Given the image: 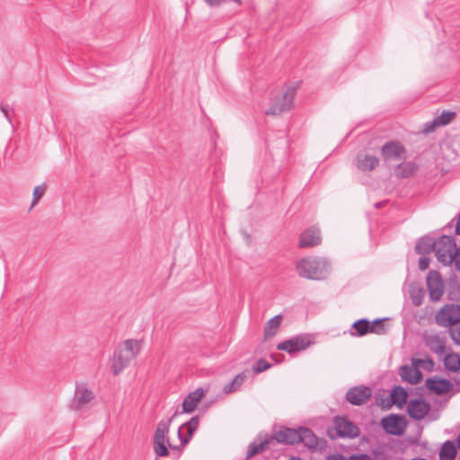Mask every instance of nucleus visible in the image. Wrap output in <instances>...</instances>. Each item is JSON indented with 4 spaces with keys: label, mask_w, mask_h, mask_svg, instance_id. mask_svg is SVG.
Instances as JSON below:
<instances>
[{
    "label": "nucleus",
    "mask_w": 460,
    "mask_h": 460,
    "mask_svg": "<svg viewBox=\"0 0 460 460\" xmlns=\"http://www.w3.org/2000/svg\"><path fill=\"white\" fill-rule=\"evenodd\" d=\"M349 460H372L371 457L367 454L352 455Z\"/></svg>",
    "instance_id": "nucleus-41"
},
{
    "label": "nucleus",
    "mask_w": 460,
    "mask_h": 460,
    "mask_svg": "<svg viewBox=\"0 0 460 460\" xmlns=\"http://www.w3.org/2000/svg\"><path fill=\"white\" fill-rule=\"evenodd\" d=\"M456 456V447L453 441L447 440L439 452V460H454Z\"/></svg>",
    "instance_id": "nucleus-28"
},
{
    "label": "nucleus",
    "mask_w": 460,
    "mask_h": 460,
    "mask_svg": "<svg viewBox=\"0 0 460 460\" xmlns=\"http://www.w3.org/2000/svg\"><path fill=\"white\" fill-rule=\"evenodd\" d=\"M444 366L449 371L460 372V355L454 352L446 355Z\"/></svg>",
    "instance_id": "nucleus-30"
},
{
    "label": "nucleus",
    "mask_w": 460,
    "mask_h": 460,
    "mask_svg": "<svg viewBox=\"0 0 460 460\" xmlns=\"http://www.w3.org/2000/svg\"><path fill=\"white\" fill-rule=\"evenodd\" d=\"M429 266V259L428 257H420L419 259V269L420 270H426Z\"/></svg>",
    "instance_id": "nucleus-39"
},
{
    "label": "nucleus",
    "mask_w": 460,
    "mask_h": 460,
    "mask_svg": "<svg viewBox=\"0 0 460 460\" xmlns=\"http://www.w3.org/2000/svg\"><path fill=\"white\" fill-rule=\"evenodd\" d=\"M445 349V346L443 344H439L438 348L435 349L436 352L443 351Z\"/></svg>",
    "instance_id": "nucleus-45"
},
{
    "label": "nucleus",
    "mask_w": 460,
    "mask_h": 460,
    "mask_svg": "<svg viewBox=\"0 0 460 460\" xmlns=\"http://www.w3.org/2000/svg\"><path fill=\"white\" fill-rule=\"evenodd\" d=\"M436 323L442 327H450L460 322V305L447 304L436 314Z\"/></svg>",
    "instance_id": "nucleus-6"
},
{
    "label": "nucleus",
    "mask_w": 460,
    "mask_h": 460,
    "mask_svg": "<svg viewBox=\"0 0 460 460\" xmlns=\"http://www.w3.org/2000/svg\"><path fill=\"white\" fill-rule=\"evenodd\" d=\"M205 392L201 387H199L193 392H190L182 402V412H192L196 409L198 403L200 402Z\"/></svg>",
    "instance_id": "nucleus-20"
},
{
    "label": "nucleus",
    "mask_w": 460,
    "mask_h": 460,
    "mask_svg": "<svg viewBox=\"0 0 460 460\" xmlns=\"http://www.w3.org/2000/svg\"><path fill=\"white\" fill-rule=\"evenodd\" d=\"M177 414L176 411L171 418L160 420L156 426L154 436V452L158 457L168 456L170 455L168 447L176 448L170 443L168 434L171 423Z\"/></svg>",
    "instance_id": "nucleus-2"
},
{
    "label": "nucleus",
    "mask_w": 460,
    "mask_h": 460,
    "mask_svg": "<svg viewBox=\"0 0 460 460\" xmlns=\"http://www.w3.org/2000/svg\"><path fill=\"white\" fill-rule=\"evenodd\" d=\"M93 397V392L84 384H77L70 406L75 411L84 409Z\"/></svg>",
    "instance_id": "nucleus-9"
},
{
    "label": "nucleus",
    "mask_w": 460,
    "mask_h": 460,
    "mask_svg": "<svg viewBox=\"0 0 460 460\" xmlns=\"http://www.w3.org/2000/svg\"><path fill=\"white\" fill-rule=\"evenodd\" d=\"M131 360L132 358L124 354L120 347H117L111 359V369L112 373L115 376L119 375L129 365Z\"/></svg>",
    "instance_id": "nucleus-14"
},
{
    "label": "nucleus",
    "mask_w": 460,
    "mask_h": 460,
    "mask_svg": "<svg viewBox=\"0 0 460 460\" xmlns=\"http://www.w3.org/2000/svg\"><path fill=\"white\" fill-rule=\"evenodd\" d=\"M372 395V390L366 385L351 387L346 393L347 401L353 405L364 404Z\"/></svg>",
    "instance_id": "nucleus-12"
},
{
    "label": "nucleus",
    "mask_w": 460,
    "mask_h": 460,
    "mask_svg": "<svg viewBox=\"0 0 460 460\" xmlns=\"http://www.w3.org/2000/svg\"><path fill=\"white\" fill-rule=\"evenodd\" d=\"M453 340L456 341V343H460V327L454 331L452 333Z\"/></svg>",
    "instance_id": "nucleus-42"
},
{
    "label": "nucleus",
    "mask_w": 460,
    "mask_h": 460,
    "mask_svg": "<svg viewBox=\"0 0 460 460\" xmlns=\"http://www.w3.org/2000/svg\"><path fill=\"white\" fill-rule=\"evenodd\" d=\"M437 127H440V126L437 125V121L434 119L432 121L427 122L425 124L424 132H426V133L432 132Z\"/></svg>",
    "instance_id": "nucleus-40"
},
{
    "label": "nucleus",
    "mask_w": 460,
    "mask_h": 460,
    "mask_svg": "<svg viewBox=\"0 0 460 460\" xmlns=\"http://www.w3.org/2000/svg\"><path fill=\"white\" fill-rule=\"evenodd\" d=\"M296 270L300 277L309 279H323L331 270V264L325 258L308 257L296 263Z\"/></svg>",
    "instance_id": "nucleus-1"
},
{
    "label": "nucleus",
    "mask_w": 460,
    "mask_h": 460,
    "mask_svg": "<svg viewBox=\"0 0 460 460\" xmlns=\"http://www.w3.org/2000/svg\"><path fill=\"white\" fill-rule=\"evenodd\" d=\"M45 191H46V185H44V184L38 185L34 188L33 193H32L33 198H32L31 207L35 206L39 202V200L44 195Z\"/></svg>",
    "instance_id": "nucleus-35"
},
{
    "label": "nucleus",
    "mask_w": 460,
    "mask_h": 460,
    "mask_svg": "<svg viewBox=\"0 0 460 460\" xmlns=\"http://www.w3.org/2000/svg\"><path fill=\"white\" fill-rule=\"evenodd\" d=\"M273 440H276L279 443L285 444H299V429H294L289 428H281L279 431L275 432L272 437Z\"/></svg>",
    "instance_id": "nucleus-17"
},
{
    "label": "nucleus",
    "mask_w": 460,
    "mask_h": 460,
    "mask_svg": "<svg viewBox=\"0 0 460 460\" xmlns=\"http://www.w3.org/2000/svg\"><path fill=\"white\" fill-rule=\"evenodd\" d=\"M456 247L452 236L442 235L437 240L435 254L439 262L445 266L452 265V253Z\"/></svg>",
    "instance_id": "nucleus-4"
},
{
    "label": "nucleus",
    "mask_w": 460,
    "mask_h": 460,
    "mask_svg": "<svg viewBox=\"0 0 460 460\" xmlns=\"http://www.w3.org/2000/svg\"><path fill=\"white\" fill-rule=\"evenodd\" d=\"M321 241L320 230L316 227H311L300 234L299 246L302 248L313 247L318 245Z\"/></svg>",
    "instance_id": "nucleus-18"
},
{
    "label": "nucleus",
    "mask_w": 460,
    "mask_h": 460,
    "mask_svg": "<svg viewBox=\"0 0 460 460\" xmlns=\"http://www.w3.org/2000/svg\"><path fill=\"white\" fill-rule=\"evenodd\" d=\"M270 366L271 365L268 361H266L263 358H261L257 361V363L253 367V371L255 373L259 374V373H261V372L269 369L270 367Z\"/></svg>",
    "instance_id": "nucleus-36"
},
{
    "label": "nucleus",
    "mask_w": 460,
    "mask_h": 460,
    "mask_svg": "<svg viewBox=\"0 0 460 460\" xmlns=\"http://www.w3.org/2000/svg\"><path fill=\"white\" fill-rule=\"evenodd\" d=\"M312 344L313 341L310 335L300 334L279 343L277 349L293 354L306 349Z\"/></svg>",
    "instance_id": "nucleus-7"
},
{
    "label": "nucleus",
    "mask_w": 460,
    "mask_h": 460,
    "mask_svg": "<svg viewBox=\"0 0 460 460\" xmlns=\"http://www.w3.org/2000/svg\"><path fill=\"white\" fill-rule=\"evenodd\" d=\"M368 332L376 334H385V328L383 324V319H376L372 323L362 318L353 323L350 330L352 336H363Z\"/></svg>",
    "instance_id": "nucleus-5"
},
{
    "label": "nucleus",
    "mask_w": 460,
    "mask_h": 460,
    "mask_svg": "<svg viewBox=\"0 0 460 460\" xmlns=\"http://www.w3.org/2000/svg\"><path fill=\"white\" fill-rule=\"evenodd\" d=\"M1 111L4 113V117L8 119L9 122L12 120V115L13 113V109L9 105H2Z\"/></svg>",
    "instance_id": "nucleus-38"
},
{
    "label": "nucleus",
    "mask_w": 460,
    "mask_h": 460,
    "mask_svg": "<svg viewBox=\"0 0 460 460\" xmlns=\"http://www.w3.org/2000/svg\"><path fill=\"white\" fill-rule=\"evenodd\" d=\"M157 460V459H156Z\"/></svg>",
    "instance_id": "nucleus-48"
},
{
    "label": "nucleus",
    "mask_w": 460,
    "mask_h": 460,
    "mask_svg": "<svg viewBox=\"0 0 460 460\" xmlns=\"http://www.w3.org/2000/svg\"><path fill=\"white\" fill-rule=\"evenodd\" d=\"M376 207L379 208L380 207V203H376Z\"/></svg>",
    "instance_id": "nucleus-47"
},
{
    "label": "nucleus",
    "mask_w": 460,
    "mask_h": 460,
    "mask_svg": "<svg viewBox=\"0 0 460 460\" xmlns=\"http://www.w3.org/2000/svg\"><path fill=\"white\" fill-rule=\"evenodd\" d=\"M382 427L384 430L391 435H402L406 429V422L403 417L391 414L382 419Z\"/></svg>",
    "instance_id": "nucleus-10"
},
{
    "label": "nucleus",
    "mask_w": 460,
    "mask_h": 460,
    "mask_svg": "<svg viewBox=\"0 0 460 460\" xmlns=\"http://www.w3.org/2000/svg\"><path fill=\"white\" fill-rule=\"evenodd\" d=\"M405 152L404 146L395 141H389L385 143L381 150L382 155L385 160L402 159L403 158Z\"/></svg>",
    "instance_id": "nucleus-15"
},
{
    "label": "nucleus",
    "mask_w": 460,
    "mask_h": 460,
    "mask_svg": "<svg viewBox=\"0 0 460 460\" xmlns=\"http://www.w3.org/2000/svg\"><path fill=\"white\" fill-rule=\"evenodd\" d=\"M119 347L124 351V354L128 355L133 359L139 353L141 344L139 341L129 339L126 340Z\"/></svg>",
    "instance_id": "nucleus-26"
},
{
    "label": "nucleus",
    "mask_w": 460,
    "mask_h": 460,
    "mask_svg": "<svg viewBox=\"0 0 460 460\" xmlns=\"http://www.w3.org/2000/svg\"><path fill=\"white\" fill-rule=\"evenodd\" d=\"M296 88L289 86L278 93L270 102L266 111L267 115H279L284 111H289L293 106Z\"/></svg>",
    "instance_id": "nucleus-3"
},
{
    "label": "nucleus",
    "mask_w": 460,
    "mask_h": 460,
    "mask_svg": "<svg viewBox=\"0 0 460 460\" xmlns=\"http://www.w3.org/2000/svg\"><path fill=\"white\" fill-rule=\"evenodd\" d=\"M199 425V419L198 416L192 417L189 421L185 422L182 427L186 429L187 435L184 437V439H181V445H186L190 440L191 437L198 429Z\"/></svg>",
    "instance_id": "nucleus-29"
},
{
    "label": "nucleus",
    "mask_w": 460,
    "mask_h": 460,
    "mask_svg": "<svg viewBox=\"0 0 460 460\" xmlns=\"http://www.w3.org/2000/svg\"><path fill=\"white\" fill-rule=\"evenodd\" d=\"M417 166L411 162L400 164L395 168V174L400 178H408L415 172Z\"/></svg>",
    "instance_id": "nucleus-31"
},
{
    "label": "nucleus",
    "mask_w": 460,
    "mask_h": 460,
    "mask_svg": "<svg viewBox=\"0 0 460 460\" xmlns=\"http://www.w3.org/2000/svg\"><path fill=\"white\" fill-rule=\"evenodd\" d=\"M427 288L429 299L438 302L444 295V282L441 275L437 270H430L427 276Z\"/></svg>",
    "instance_id": "nucleus-8"
},
{
    "label": "nucleus",
    "mask_w": 460,
    "mask_h": 460,
    "mask_svg": "<svg viewBox=\"0 0 460 460\" xmlns=\"http://www.w3.org/2000/svg\"><path fill=\"white\" fill-rule=\"evenodd\" d=\"M400 375L402 378L411 385L418 384L421 378V372L412 366L404 365L401 367Z\"/></svg>",
    "instance_id": "nucleus-22"
},
{
    "label": "nucleus",
    "mask_w": 460,
    "mask_h": 460,
    "mask_svg": "<svg viewBox=\"0 0 460 460\" xmlns=\"http://www.w3.org/2000/svg\"><path fill=\"white\" fill-rule=\"evenodd\" d=\"M379 164V159L372 155L359 154L357 155L355 164L362 172H371Z\"/></svg>",
    "instance_id": "nucleus-21"
},
{
    "label": "nucleus",
    "mask_w": 460,
    "mask_h": 460,
    "mask_svg": "<svg viewBox=\"0 0 460 460\" xmlns=\"http://www.w3.org/2000/svg\"><path fill=\"white\" fill-rule=\"evenodd\" d=\"M456 234L460 235V215L457 217V222L456 226Z\"/></svg>",
    "instance_id": "nucleus-43"
},
{
    "label": "nucleus",
    "mask_w": 460,
    "mask_h": 460,
    "mask_svg": "<svg viewBox=\"0 0 460 460\" xmlns=\"http://www.w3.org/2000/svg\"><path fill=\"white\" fill-rule=\"evenodd\" d=\"M334 429L339 438H353L359 434L358 428L346 417H336Z\"/></svg>",
    "instance_id": "nucleus-11"
},
{
    "label": "nucleus",
    "mask_w": 460,
    "mask_h": 460,
    "mask_svg": "<svg viewBox=\"0 0 460 460\" xmlns=\"http://www.w3.org/2000/svg\"><path fill=\"white\" fill-rule=\"evenodd\" d=\"M437 241H433L430 237L420 238L416 245L415 251L419 254H429L431 251H435Z\"/></svg>",
    "instance_id": "nucleus-25"
},
{
    "label": "nucleus",
    "mask_w": 460,
    "mask_h": 460,
    "mask_svg": "<svg viewBox=\"0 0 460 460\" xmlns=\"http://www.w3.org/2000/svg\"><path fill=\"white\" fill-rule=\"evenodd\" d=\"M183 429V427H182V426H181V427L179 428V429H178V438H179V439H180V441H181V439H184V437H183V436H182V434H181V429Z\"/></svg>",
    "instance_id": "nucleus-44"
},
{
    "label": "nucleus",
    "mask_w": 460,
    "mask_h": 460,
    "mask_svg": "<svg viewBox=\"0 0 460 460\" xmlns=\"http://www.w3.org/2000/svg\"><path fill=\"white\" fill-rule=\"evenodd\" d=\"M427 388L438 395H442L453 389V384L444 378H428L426 380Z\"/></svg>",
    "instance_id": "nucleus-19"
},
{
    "label": "nucleus",
    "mask_w": 460,
    "mask_h": 460,
    "mask_svg": "<svg viewBox=\"0 0 460 460\" xmlns=\"http://www.w3.org/2000/svg\"><path fill=\"white\" fill-rule=\"evenodd\" d=\"M408 397L407 391L402 386H396L394 388L391 394V400L394 404H396L400 407L402 406L406 402Z\"/></svg>",
    "instance_id": "nucleus-32"
},
{
    "label": "nucleus",
    "mask_w": 460,
    "mask_h": 460,
    "mask_svg": "<svg viewBox=\"0 0 460 460\" xmlns=\"http://www.w3.org/2000/svg\"><path fill=\"white\" fill-rule=\"evenodd\" d=\"M246 378H247L246 372H242V373L236 375L231 382H229L228 384H226L224 386V388H223L224 393L226 394H232V393L237 391L242 386V385L244 383Z\"/></svg>",
    "instance_id": "nucleus-27"
},
{
    "label": "nucleus",
    "mask_w": 460,
    "mask_h": 460,
    "mask_svg": "<svg viewBox=\"0 0 460 460\" xmlns=\"http://www.w3.org/2000/svg\"><path fill=\"white\" fill-rule=\"evenodd\" d=\"M452 264H454L455 268L460 271V247H456L454 252L452 253Z\"/></svg>",
    "instance_id": "nucleus-37"
},
{
    "label": "nucleus",
    "mask_w": 460,
    "mask_h": 460,
    "mask_svg": "<svg viewBox=\"0 0 460 460\" xmlns=\"http://www.w3.org/2000/svg\"><path fill=\"white\" fill-rule=\"evenodd\" d=\"M281 314H277L266 323L264 327L265 339L272 338L278 333L281 324Z\"/></svg>",
    "instance_id": "nucleus-24"
},
{
    "label": "nucleus",
    "mask_w": 460,
    "mask_h": 460,
    "mask_svg": "<svg viewBox=\"0 0 460 460\" xmlns=\"http://www.w3.org/2000/svg\"><path fill=\"white\" fill-rule=\"evenodd\" d=\"M430 410L429 403L422 398L411 399L407 405L409 416L415 420H421Z\"/></svg>",
    "instance_id": "nucleus-13"
},
{
    "label": "nucleus",
    "mask_w": 460,
    "mask_h": 460,
    "mask_svg": "<svg viewBox=\"0 0 460 460\" xmlns=\"http://www.w3.org/2000/svg\"><path fill=\"white\" fill-rule=\"evenodd\" d=\"M329 460H344V458H342L341 456H332Z\"/></svg>",
    "instance_id": "nucleus-46"
},
{
    "label": "nucleus",
    "mask_w": 460,
    "mask_h": 460,
    "mask_svg": "<svg viewBox=\"0 0 460 460\" xmlns=\"http://www.w3.org/2000/svg\"><path fill=\"white\" fill-rule=\"evenodd\" d=\"M299 443L304 444L310 449H314L318 447V438L314 433L308 428H299Z\"/></svg>",
    "instance_id": "nucleus-23"
},
{
    "label": "nucleus",
    "mask_w": 460,
    "mask_h": 460,
    "mask_svg": "<svg viewBox=\"0 0 460 460\" xmlns=\"http://www.w3.org/2000/svg\"><path fill=\"white\" fill-rule=\"evenodd\" d=\"M410 296L412 304L416 306H419L423 302L424 291L422 288H413L410 292Z\"/></svg>",
    "instance_id": "nucleus-34"
},
{
    "label": "nucleus",
    "mask_w": 460,
    "mask_h": 460,
    "mask_svg": "<svg viewBox=\"0 0 460 460\" xmlns=\"http://www.w3.org/2000/svg\"><path fill=\"white\" fill-rule=\"evenodd\" d=\"M273 441V438L268 434L260 433L256 438L250 444L246 453V458H251L259 453L264 451L269 444Z\"/></svg>",
    "instance_id": "nucleus-16"
},
{
    "label": "nucleus",
    "mask_w": 460,
    "mask_h": 460,
    "mask_svg": "<svg viewBox=\"0 0 460 460\" xmlns=\"http://www.w3.org/2000/svg\"><path fill=\"white\" fill-rule=\"evenodd\" d=\"M456 113L453 111H444L439 116L436 117L437 125L446 126L449 124L455 118Z\"/></svg>",
    "instance_id": "nucleus-33"
}]
</instances>
